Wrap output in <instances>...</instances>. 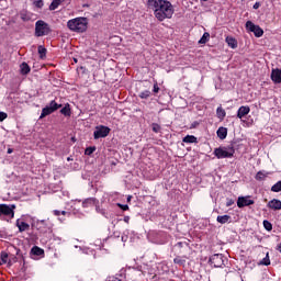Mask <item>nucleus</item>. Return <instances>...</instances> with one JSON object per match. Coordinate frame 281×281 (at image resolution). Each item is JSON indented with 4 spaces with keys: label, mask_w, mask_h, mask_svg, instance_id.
<instances>
[{
    "label": "nucleus",
    "mask_w": 281,
    "mask_h": 281,
    "mask_svg": "<svg viewBox=\"0 0 281 281\" xmlns=\"http://www.w3.org/2000/svg\"><path fill=\"white\" fill-rule=\"evenodd\" d=\"M216 115H217L218 120H225V116L227 115V113L225 112V110L222 106H218L216 110Z\"/></svg>",
    "instance_id": "4be33fe9"
},
{
    "label": "nucleus",
    "mask_w": 281,
    "mask_h": 281,
    "mask_svg": "<svg viewBox=\"0 0 281 281\" xmlns=\"http://www.w3.org/2000/svg\"><path fill=\"white\" fill-rule=\"evenodd\" d=\"M61 214L65 216V214H67V211H61Z\"/></svg>",
    "instance_id": "49530a36"
},
{
    "label": "nucleus",
    "mask_w": 281,
    "mask_h": 281,
    "mask_svg": "<svg viewBox=\"0 0 281 281\" xmlns=\"http://www.w3.org/2000/svg\"><path fill=\"white\" fill-rule=\"evenodd\" d=\"M31 254H33V256H43V254H45V250H43V248H41L38 246H34L31 249Z\"/></svg>",
    "instance_id": "a211bd4d"
},
{
    "label": "nucleus",
    "mask_w": 281,
    "mask_h": 281,
    "mask_svg": "<svg viewBox=\"0 0 281 281\" xmlns=\"http://www.w3.org/2000/svg\"><path fill=\"white\" fill-rule=\"evenodd\" d=\"M272 192H281V181H278L276 184L271 188Z\"/></svg>",
    "instance_id": "c85d7f7f"
},
{
    "label": "nucleus",
    "mask_w": 281,
    "mask_h": 281,
    "mask_svg": "<svg viewBox=\"0 0 281 281\" xmlns=\"http://www.w3.org/2000/svg\"><path fill=\"white\" fill-rule=\"evenodd\" d=\"M8 262V252H1L0 265H5Z\"/></svg>",
    "instance_id": "473e14b6"
},
{
    "label": "nucleus",
    "mask_w": 281,
    "mask_h": 281,
    "mask_svg": "<svg viewBox=\"0 0 281 281\" xmlns=\"http://www.w3.org/2000/svg\"><path fill=\"white\" fill-rule=\"evenodd\" d=\"M87 18H77L68 21L67 26L71 32H78L81 34L82 32H87Z\"/></svg>",
    "instance_id": "f03ea898"
},
{
    "label": "nucleus",
    "mask_w": 281,
    "mask_h": 281,
    "mask_svg": "<svg viewBox=\"0 0 281 281\" xmlns=\"http://www.w3.org/2000/svg\"><path fill=\"white\" fill-rule=\"evenodd\" d=\"M147 5L149 10H154V14L158 21L172 19V14H175V7L168 0H148Z\"/></svg>",
    "instance_id": "f257e3e1"
},
{
    "label": "nucleus",
    "mask_w": 281,
    "mask_h": 281,
    "mask_svg": "<svg viewBox=\"0 0 281 281\" xmlns=\"http://www.w3.org/2000/svg\"><path fill=\"white\" fill-rule=\"evenodd\" d=\"M232 216L229 215H218L217 216V223H221V225H225V223H228Z\"/></svg>",
    "instance_id": "aec40b11"
},
{
    "label": "nucleus",
    "mask_w": 281,
    "mask_h": 281,
    "mask_svg": "<svg viewBox=\"0 0 281 281\" xmlns=\"http://www.w3.org/2000/svg\"><path fill=\"white\" fill-rule=\"evenodd\" d=\"M58 109H63V104H58L54 100L50 101L49 104L42 110L40 120H43V117H47V115H52V113H55V111H58Z\"/></svg>",
    "instance_id": "20e7f679"
},
{
    "label": "nucleus",
    "mask_w": 281,
    "mask_h": 281,
    "mask_svg": "<svg viewBox=\"0 0 281 281\" xmlns=\"http://www.w3.org/2000/svg\"><path fill=\"white\" fill-rule=\"evenodd\" d=\"M252 8L254 10H258V8H260V3L256 2Z\"/></svg>",
    "instance_id": "a19ab883"
},
{
    "label": "nucleus",
    "mask_w": 281,
    "mask_h": 281,
    "mask_svg": "<svg viewBox=\"0 0 281 281\" xmlns=\"http://www.w3.org/2000/svg\"><path fill=\"white\" fill-rule=\"evenodd\" d=\"M41 223H45V221H41Z\"/></svg>",
    "instance_id": "603ef678"
},
{
    "label": "nucleus",
    "mask_w": 281,
    "mask_h": 281,
    "mask_svg": "<svg viewBox=\"0 0 281 281\" xmlns=\"http://www.w3.org/2000/svg\"><path fill=\"white\" fill-rule=\"evenodd\" d=\"M254 200L249 199V196H239L237 200L238 207H247L249 205H254Z\"/></svg>",
    "instance_id": "1a4fd4ad"
},
{
    "label": "nucleus",
    "mask_w": 281,
    "mask_h": 281,
    "mask_svg": "<svg viewBox=\"0 0 281 281\" xmlns=\"http://www.w3.org/2000/svg\"><path fill=\"white\" fill-rule=\"evenodd\" d=\"M217 137H220V139H225L227 137V128L226 127H220L217 130Z\"/></svg>",
    "instance_id": "6ab92c4d"
},
{
    "label": "nucleus",
    "mask_w": 281,
    "mask_h": 281,
    "mask_svg": "<svg viewBox=\"0 0 281 281\" xmlns=\"http://www.w3.org/2000/svg\"><path fill=\"white\" fill-rule=\"evenodd\" d=\"M16 225H18L20 232H27V229H30V224H27L25 222L18 221Z\"/></svg>",
    "instance_id": "412c9836"
},
{
    "label": "nucleus",
    "mask_w": 281,
    "mask_h": 281,
    "mask_svg": "<svg viewBox=\"0 0 281 281\" xmlns=\"http://www.w3.org/2000/svg\"><path fill=\"white\" fill-rule=\"evenodd\" d=\"M63 3V0H53V2L49 5V10H56V8H58V5H60Z\"/></svg>",
    "instance_id": "393cba45"
},
{
    "label": "nucleus",
    "mask_w": 281,
    "mask_h": 281,
    "mask_svg": "<svg viewBox=\"0 0 281 281\" xmlns=\"http://www.w3.org/2000/svg\"><path fill=\"white\" fill-rule=\"evenodd\" d=\"M0 214L14 217V211L8 204H0Z\"/></svg>",
    "instance_id": "9d476101"
},
{
    "label": "nucleus",
    "mask_w": 281,
    "mask_h": 281,
    "mask_svg": "<svg viewBox=\"0 0 281 281\" xmlns=\"http://www.w3.org/2000/svg\"><path fill=\"white\" fill-rule=\"evenodd\" d=\"M52 30L49 29V24L45 21L40 20L35 23V36H47Z\"/></svg>",
    "instance_id": "7ed1b4c3"
},
{
    "label": "nucleus",
    "mask_w": 281,
    "mask_h": 281,
    "mask_svg": "<svg viewBox=\"0 0 281 281\" xmlns=\"http://www.w3.org/2000/svg\"><path fill=\"white\" fill-rule=\"evenodd\" d=\"M210 41V33H204L203 36L200 38L199 44L200 45H205Z\"/></svg>",
    "instance_id": "5701e85b"
},
{
    "label": "nucleus",
    "mask_w": 281,
    "mask_h": 281,
    "mask_svg": "<svg viewBox=\"0 0 281 281\" xmlns=\"http://www.w3.org/2000/svg\"><path fill=\"white\" fill-rule=\"evenodd\" d=\"M54 214H55V216H60V211L55 210V211H54Z\"/></svg>",
    "instance_id": "37998d69"
},
{
    "label": "nucleus",
    "mask_w": 281,
    "mask_h": 281,
    "mask_svg": "<svg viewBox=\"0 0 281 281\" xmlns=\"http://www.w3.org/2000/svg\"><path fill=\"white\" fill-rule=\"evenodd\" d=\"M67 161H74V158L68 157V158H67Z\"/></svg>",
    "instance_id": "a18cd8bd"
},
{
    "label": "nucleus",
    "mask_w": 281,
    "mask_h": 281,
    "mask_svg": "<svg viewBox=\"0 0 281 281\" xmlns=\"http://www.w3.org/2000/svg\"><path fill=\"white\" fill-rule=\"evenodd\" d=\"M123 221H124V223H128V221H131V217L130 216H124Z\"/></svg>",
    "instance_id": "79ce46f5"
},
{
    "label": "nucleus",
    "mask_w": 281,
    "mask_h": 281,
    "mask_svg": "<svg viewBox=\"0 0 281 281\" xmlns=\"http://www.w3.org/2000/svg\"><path fill=\"white\" fill-rule=\"evenodd\" d=\"M61 115H65V117H71V108L69 103H67L61 110H60Z\"/></svg>",
    "instance_id": "dca6fc26"
},
{
    "label": "nucleus",
    "mask_w": 281,
    "mask_h": 281,
    "mask_svg": "<svg viewBox=\"0 0 281 281\" xmlns=\"http://www.w3.org/2000/svg\"><path fill=\"white\" fill-rule=\"evenodd\" d=\"M154 93H159V86L157 83L154 85Z\"/></svg>",
    "instance_id": "58836bf2"
},
{
    "label": "nucleus",
    "mask_w": 281,
    "mask_h": 281,
    "mask_svg": "<svg viewBox=\"0 0 281 281\" xmlns=\"http://www.w3.org/2000/svg\"><path fill=\"white\" fill-rule=\"evenodd\" d=\"M119 207H121V210H123V212H126V210H128V205L127 204H117Z\"/></svg>",
    "instance_id": "4c0bfd02"
},
{
    "label": "nucleus",
    "mask_w": 281,
    "mask_h": 281,
    "mask_svg": "<svg viewBox=\"0 0 281 281\" xmlns=\"http://www.w3.org/2000/svg\"><path fill=\"white\" fill-rule=\"evenodd\" d=\"M37 52H38L41 58H43V56H46V54H47V48H45L43 46H38Z\"/></svg>",
    "instance_id": "c756f323"
},
{
    "label": "nucleus",
    "mask_w": 281,
    "mask_h": 281,
    "mask_svg": "<svg viewBox=\"0 0 281 281\" xmlns=\"http://www.w3.org/2000/svg\"><path fill=\"white\" fill-rule=\"evenodd\" d=\"M110 133H111V128L104 125H100L95 127V131L93 132V137L94 139L104 138V137H108Z\"/></svg>",
    "instance_id": "39448f33"
},
{
    "label": "nucleus",
    "mask_w": 281,
    "mask_h": 281,
    "mask_svg": "<svg viewBox=\"0 0 281 281\" xmlns=\"http://www.w3.org/2000/svg\"><path fill=\"white\" fill-rule=\"evenodd\" d=\"M260 265H263L265 267H269V265H271V260L269 259V252H267L266 258L260 261Z\"/></svg>",
    "instance_id": "bb28decb"
},
{
    "label": "nucleus",
    "mask_w": 281,
    "mask_h": 281,
    "mask_svg": "<svg viewBox=\"0 0 281 281\" xmlns=\"http://www.w3.org/2000/svg\"><path fill=\"white\" fill-rule=\"evenodd\" d=\"M263 227L267 232H271V229H273V225L267 220L263 221Z\"/></svg>",
    "instance_id": "cd10ccee"
},
{
    "label": "nucleus",
    "mask_w": 281,
    "mask_h": 281,
    "mask_svg": "<svg viewBox=\"0 0 281 281\" xmlns=\"http://www.w3.org/2000/svg\"><path fill=\"white\" fill-rule=\"evenodd\" d=\"M8 119V113L5 112H0V122H3V120Z\"/></svg>",
    "instance_id": "e433bc0d"
},
{
    "label": "nucleus",
    "mask_w": 281,
    "mask_h": 281,
    "mask_svg": "<svg viewBox=\"0 0 281 281\" xmlns=\"http://www.w3.org/2000/svg\"><path fill=\"white\" fill-rule=\"evenodd\" d=\"M30 71H32V69L30 68V65H27V63L24 61L20 65V74H22V76H27Z\"/></svg>",
    "instance_id": "4468645a"
},
{
    "label": "nucleus",
    "mask_w": 281,
    "mask_h": 281,
    "mask_svg": "<svg viewBox=\"0 0 281 281\" xmlns=\"http://www.w3.org/2000/svg\"><path fill=\"white\" fill-rule=\"evenodd\" d=\"M214 155L215 157H217V159H227L229 157H234V148H231L229 151H227L225 148H215L214 150Z\"/></svg>",
    "instance_id": "0eeeda50"
},
{
    "label": "nucleus",
    "mask_w": 281,
    "mask_h": 281,
    "mask_svg": "<svg viewBox=\"0 0 281 281\" xmlns=\"http://www.w3.org/2000/svg\"><path fill=\"white\" fill-rule=\"evenodd\" d=\"M127 201H131V196L127 198Z\"/></svg>",
    "instance_id": "8fccbe9b"
},
{
    "label": "nucleus",
    "mask_w": 281,
    "mask_h": 281,
    "mask_svg": "<svg viewBox=\"0 0 281 281\" xmlns=\"http://www.w3.org/2000/svg\"><path fill=\"white\" fill-rule=\"evenodd\" d=\"M271 80L274 81L276 85L281 83V69H272Z\"/></svg>",
    "instance_id": "9b49d317"
},
{
    "label": "nucleus",
    "mask_w": 281,
    "mask_h": 281,
    "mask_svg": "<svg viewBox=\"0 0 281 281\" xmlns=\"http://www.w3.org/2000/svg\"><path fill=\"white\" fill-rule=\"evenodd\" d=\"M179 247H182L183 243H178Z\"/></svg>",
    "instance_id": "de8ad7c7"
},
{
    "label": "nucleus",
    "mask_w": 281,
    "mask_h": 281,
    "mask_svg": "<svg viewBox=\"0 0 281 281\" xmlns=\"http://www.w3.org/2000/svg\"><path fill=\"white\" fill-rule=\"evenodd\" d=\"M246 30H248V32H252L257 38H260V36L265 34V31H262L260 26L254 24L251 21L246 22Z\"/></svg>",
    "instance_id": "423d86ee"
},
{
    "label": "nucleus",
    "mask_w": 281,
    "mask_h": 281,
    "mask_svg": "<svg viewBox=\"0 0 281 281\" xmlns=\"http://www.w3.org/2000/svg\"><path fill=\"white\" fill-rule=\"evenodd\" d=\"M9 265H12V260H9Z\"/></svg>",
    "instance_id": "09e8293b"
},
{
    "label": "nucleus",
    "mask_w": 281,
    "mask_h": 281,
    "mask_svg": "<svg viewBox=\"0 0 281 281\" xmlns=\"http://www.w3.org/2000/svg\"><path fill=\"white\" fill-rule=\"evenodd\" d=\"M249 111H251V109L249 106L241 105L237 111V117L239 120H243V117H245V115H249Z\"/></svg>",
    "instance_id": "f8f14e48"
},
{
    "label": "nucleus",
    "mask_w": 281,
    "mask_h": 281,
    "mask_svg": "<svg viewBox=\"0 0 281 281\" xmlns=\"http://www.w3.org/2000/svg\"><path fill=\"white\" fill-rule=\"evenodd\" d=\"M139 98H142V100H147V98H150V91L145 90V91L140 92Z\"/></svg>",
    "instance_id": "7c9ffc66"
},
{
    "label": "nucleus",
    "mask_w": 281,
    "mask_h": 281,
    "mask_svg": "<svg viewBox=\"0 0 281 281\" xmlns=\"http://www.w3.org/2000/svg\"><path fill=\"white\" fill-rule=\"evenodd\" d=\"M268 207H270V210H281V201L273 199L268 203Z\"/></svg>",
    "instance_id": "ddd939ff"
},
{
    "label": "nucleus",
    "mask_w": 281,
    "mask_h": 281,
    "mask_svg": "<svg viewBox=\"0 0 281 281\" xmlns=\"http://www.w3.org/2000/svg\"><path fill=\"white\" fill-rule=\"evenodd\" d=\"M35 8H43V0H34Z\"/></svg>",
    "instance_id": "c9c22d12"
},
{
    "label": "nucleus",
    "mask_w": 281,
    "mask_h": 281,
    "mask_svg": "<svg viewBox=\"0 0 281 281\" xmlns=\"http://www.w3.org/2000/svg\"><path fill=\"white\" fill-rule=\"evenodd\" d=\"M226 43L228 47H232V49H236V47H238V42L236 41V38L232 36L226 37Z\"/></svg>",
    "instance_id": "2eb2a0df"
},
{
    "label": "nucleus",
    "mask_w": 281,
    "mask_h": 281,
    "mask_svg": "<svg viewBox=\"0 0 281 281\" xmlns=\"http://www.w3.org/2000/svg\"><path fill=\"white\" fill-rule=\"evenodd\" d=\"M151 128L154 133H159L161 131V126L157 123L151 124Z\"/></svg>",
    "instance_id": "72a5a7b5"
},
{
    "label": "nucleus",
    "mask_w": 281,
    "mask_h": 281,
    "mask_svg": "<svg viewBox=\"0 0 281 281\" xmlns=\"http://www.w3.org/2000/svg\"><path fill=\"white\" fill-rule=\"evenodd\" d=\"M75 63H78V59H75Z\"/></svg>",
    "instance_id": "3c124183"
},
{
    "label": "nucleus",
    "mask_w": 281,
    "mask_h": 281,
    "mask_svg": "<svg viewBox=\"0 0 281 281\" xmlns=\"http://www.w3.org/2000/svg\"><path fill=\"white\" fill-rule=\"evenodd\" d=\"M255 179L257 181H265V179H267V175L265 172H262V171H258L256 177H255Z\"/></svg>",
    "instance_id": "b1692460"
},
{
    "label": "nucleus",
    "mask_w": 281,
    "mask_h": 281,
    "mask_svg": "<svg viewBox=\"0 0 281 281\" xmlns=\"http://www.w3.org/2000/svg\"><path fill=\"white\" fill-rule=\"evenodd\" d=\"M173 262H175V265H186V259H183V258H181V257H176L175 259H173Z\"/></svg>",
    "instance_id": "2f4dec72"
},
{
    "label": "nucleus",
    "mask_w": 281,
    "mask_h": 281,
    "mask_svg": "<svg viewBox=\"0 0 281 281\" xmlns=\"http://www.w3.org/2000/svg\"><path fill=\"white\" fill-rule=\"evenodd\" d=\"M233 203H234V200H227L226 207H232Z\"/></svg>",
    "instance_id": "ea45409f"
},
{
    "label": "nucleus",
    "mask_w": 281,
    "mask_h": 281,
    "mask_svg": "<svg viewBox=\"0 0 281 281\" xmlns=\"http://www.w3.org/2000/svg\"><path fill=\"white\" fill-rule=\"evenodd\" d=\"M12 153H14V149L9 148V149H8V155H12Z\"/></svg>",
    "instance_id": "c03bdc74"
},
{
    "label": "nucleus",
    "mask_w": 281,
    "mask_h": 281,
    "mask_svg": "<svg viewBox=\"0 0 281 281\" xmlns=\"http://www.w3.org/2000/svg\"><path fill=\"white\" fill-rule=\"evenodd\" d=\"M95 153V147H87L85 154L86 155H93Z\"/></svg>",
    "instance_id": "f704fd0d"
},
{
    "label": "nucleus",
    "mask_w": 281,
    "mask_h": 281,
    "mask_svg": "<svg viewBox=\"0 0 281 281\" xmlns=\"http://www.w3.org/2000/svg\"><path fill=\"white\" fill-rule=\"evenodd\" d=\"M89 205H95V199L94 198L87 199L83 202V207H89Z\"/></svg>",
    "instance_id": "a878e982"
},
{
    "label": "nucleus",
    "mask_w": 281,
    "mask_h": 281,
    "mask_svg": "<svg viewBox=\"0 0 281 281\" xmlns=\"http://www.w3.org/2000/svg\"><path fill=\"white\" fill-rule=\"evenodd\" d=\"M182 142L184 144H196V137L194 135H187L183 137Z\"/></svg>",
    "instance_id": "f3484780"
},
{
    "label": "nucleus",
    "mask_w": 281,
    "mask_h": 281,
    "mask_svg": "<svg viewBox=\"0 0 281 281\" xmlns=\"http://www.w3.org/2000/svg\"><path fill=\"white\" fill-rule=\"evenodd\" d=\"M210 262L211 265H213V267L218 268V267H223L224 265V260H223V255L222 254H215L210 258Z\"/></svg>",
    "instance_id": "6e6552de"
}]
</instances>
